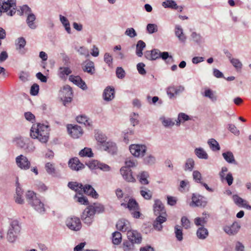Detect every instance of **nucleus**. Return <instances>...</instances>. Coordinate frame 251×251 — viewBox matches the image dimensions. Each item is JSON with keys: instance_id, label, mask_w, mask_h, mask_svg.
Wrapping results in <instances>:
<instances>
[{"instance_id": "1", "label": "nucleus", "mask_w": 251, "mask_h": 251, "mask_svg": "<svg viewBox=\"0 0 251 251\" xmlns=\"http://www.w3.org/2000/svg\"><path fill=\"white\" fill-rule=\"evenodd\" d=\"M50 128L47 125L38 124L33 125L30 130V136L37 139L42 143H46L49 139Z\"/></svg>"}, {"instance_id": "2", "label": "nucleus", "mask_w": 251, "mask_h": 251, "mask_svg": "<svg viewBox=\"0 0 251 251\" xmlns=\"http://www.w3.org/2000/svg\"><path fill=\"white\" fill-rule=\"evenodd\" d=\"M26 200L28 203L32 206L35 210L40 213L45 211L44 204L37 198L35 193L31 191H28L26 194Z\"/></svg>"}, {"instance_id": "3", "label": "nucleus", "mask_w": 251, "mask_h": 251, "mask_svg": "<svg viewBox=\"0 0 251 251\" xmlns=\"http://www.w3.org/2000/svg\"><path fill=\"white\" fill-rule=\"evenodd\" d=\"M21 227L19 222L17 220L11 222L7 232V239L11 243L14 242L21 231Z\"/></svg>"}, {"instance_id": "4", "label": "nucleus", "mask_w": 251, "mask_h": 251, "mask_svg": "<svg viewBox=\"0 0 251 251\" xmlns=\"http://www.w3.org/2000/svg\"><path fill=\"white\" fill-rule=\"evenodd\" d=\"M0 6L8 16H12L16 12V0H0Z\"/></svg>"}, {"instance_id": "5", "label": "nucleus", "mask_w": 251, "mask_h": 251, "mask_svg": "<svg viewBox=\"0 0 251 251\" xmlns=\"http://www.w3.org/2000/svg\"><path fill=\"white\" fill-rule=\"evenodd\" d=\"M129 150L134 156L143 157L147 151V147L144 145L132 144L129 146Z\"/></svg>"}, {"instance_id": "6", "label": "nucleus", "mask_w": 251, "mask_h": 251, "mask_svg": "<svg viewBox=\"0 0 251 251\" xmlns=\"http://www.w3.org/2000/svg\"><path fill=\"white\" fill-rule=\"evenodd\" d=\"M66 224L67 227L72 230L78 231L81 228L80 219L76 217L68 218L66 221Z\"/></svg>"}, {"instance_id": "7", "label": "nucleus", "mask_w": 251, "mask_h": 251, "mask_svg": "<svg viewBox=\"0 0 251 251\" xmlns=\"http://www.w3.org/2000/svg\"><path fill=\"white\" fill-rule=\"evenodd\" d=\"M16 163L19 168L25 170H28L30 166V161L23 155H19L16 158Z\"/></svg>"}, {"instance_id": "8", "label": "nucleus", "mask_w": 251, "mask_h": 251, "mask_svg": "<svg viewBox=\"0 0 251 251\" xmlns=\"http://www.w3.org/2000/svg\"><path fill=\"white\" fill-rule=\"evenodd\" d=\"M67 129L69 134L73 138H78L82 134V129L77 125H69L67 126Z\"/></svg>"}, {"instance_id": "9", "label": "nucleus", "mask_w": 251, "mask_h": 251, "mask_svg": "<svg viewBox=\"0 0 251 251\" xmlns=\"http://www.w3.org/2000/svg\"><path fill=\"white\" fill-rule=\"evenodd\" d=\"M154 214L166 217V210L162 202L159 200H155L153 206Z\"/></svg>"}, {"instance_id": "10", "label": "nucleus", "mask_w": 251, "mask_h": 251, "mask_svg": "<svg viewBox=\"0 0 251 251\" xmlns=\"http://www.w3.org/2000/svg\"><path fill=\"white\" fill-rule=\"evenodd\" d=\"M241 228L240 225L237 222H234L230 226H226L223 227L224 231L229 235L236 234Z\"/></svg>"}, {"instance_id": "11", "label": "nucleus", "mask_w": 251, "mask_h": 251, "mask_svg": "<svg viewBox=\"0 0 251 251\" xmlns=\"http://www.w3.org/2000/svg\"><path fill=\"white\" fill-rule=\"evenodd\" d=\"M61 93L64 95V99L63 100V104L66 105L67 103L71 101L73 97V91L72 88L68 85L63 87Z\"/></svg>"}, {"instance_id": "12", "label": "nucleus", "mask_w": 251, "mask_h": 251, "mask_svg": "<svg viewBox=\"0 0 251 251\" xmlns=\"http://www.w3.org/2000/svg\"><path fill=\"white\" fill-rule=\"evenodd\" d=\"M128 239L133 243L139 244L142 241V236L139 232L136 230H130L127 232Z\"/></svg>"}, {"instance_id": "13", "label": "nucleus", "mask_w": 251, "mask_h": 251, "mask_svg": "<svg viewBox=\"0 0 251 251\" xmlns=\"http://www.w3.org/2000/svg\"><path fill=\"white\" fill-rule=\"evenodd\" d=\"M120 173L124 179L126 181L130 182L135 181V179L132 175L131 169H126V167H122L120 169Z\"/></svg>"}, {"instance_id": "14", "label": "nucleus", "mask_w": 251, "mask_h": 251, "mask_svg": "<svg viewBox=\"0 0 251 251\" xmlns=\"http://www.w3.org/2000/svg\"><path fill=\"white\" fill-rule=\"evenodd\" d=\"M94 216L93 212H90L89 210L86 208L82 213L81 219L84 224L90 226L93 222Z\"/></svg>"}, {"instance_id": "15", "label": "nucleus", "mask_w": 251, "mask_h": 251, "mask_svg": "<svg viewBox=\"0 0 251 251\" xmlns=\"http://www.w3.org/2000/svg\"><path fill=\"white\" fill-rule=\"evenodd\" d=\"M184 90V88L182 86H170L167 88V93L170 98L172 99L182 92Z\"/></svg>"}, {"instance_id": "16", "label": "nucleus", "mask_w": 251, "mask_h": 251, "mask_svg": "<svg viewBox=\"0 0 251 251\" xmlns=\"http://www.w3.org/2000/svg\"><path fill=\"white\" fill-rule=\"evenodd\" d=\"M68 165L73 170L77 171L84 168V165L80 162L77 157L70 159Z\"/></svg>"}, {"instance_id": "17", "label": "nucleus", "mask_w": 251, "mask_h": 251, "mask_svg": "<svg viewBox=\"0 0 251 251\" xmlns=\"http://www.w3.org/2000/svg\"><path fill=\"white\" fill-rule=\"evenodd\" d=\"M204 197L193 194L192 198V206L204 207L206 205V201H204Z\"/></svg>"}, {"instance_id": "18", "label": "nucleus", "mask_w": 251, "mask_h": 251, "mask_svg": "<svg viewBox=\"0 0 251 251\" xmlns=\"http://www.w3.org/2000/svg\"><path fill=\"white\" fill-rule=\"evenodd\" d=\"M232 199L235 203L238 206L242 207L249 210H251V206L247 203V201L239 197L238 195H233Z\"/></svg>"}, {"instance_id": "19", "label": "nucleus", "mask_w": 251, "mask_h": 251, "mask_svg": "<svg viewBox=\"0 0 251 251\" xmlns=\"http://www.w3.org/2000/svg\"><path fill=\"white\" fill-rule=\"evenodd\" d=\"M117 229L122 232H127L130 230V224L127 220L125 219H121L118 221L116 224Z\"/></svg>"}, {"instance_id": "20", "label": "nucleus", "mask_w": 251, "mask_h": 251, "mask_svg": "<svg viewBox=\"0 0 251 251\" xmlns=\"http://www.w3.org/2000/svg\"><path fill=\"white\" fill-rule=\"evenodd\" d=\"M160 51L157 49L147 50L144 53L145 57L150 60H154L160 58Z\"/></svg>"}, {"instance_id": "21", "label": "nucleus", "mask_w": 251, "mask_h": 251, "mask_svg": "<svg viewBox=\"0 0 251 251\" xmlns=\"http://www.w3.org/2000/svg\"><path fill=\"white\" fill-rule=\"evenodd\" d=\"M82 70L84 72H87L90 75L95 73V69L93 62L88 60L85 61L82 64Z\"/></svg>"}, {"instance_id": "22", "label": "nucleus", "mask_w": 251, "mask_h": 251, "mask_svg": "<svg viewBox=\"0 0 251 251\" xmlns=\"http://www.w3.org/2000/svg\"><path fill=\"white\" fill-rule=\"evenodd\" d=\"M114 89L110 86L107 87L103 93V98L105 101H110L114 98Z\"/></svg>"}, {"instance_id": "23", "label": "nucleus", "mask_w": 251, "mask_h": 251, "mask_svg": "<svg viewBox=\"0 0 251 251\" xmlns=\"http://www.w3.org/2000/svg\"><path fill=\"white\" fill-rule=\"evenodd\" d=\"M102 148L103 150L108 151L112 154H114L117 151V147L115 143L110 141L103 144Z\"/></svg>"}, {"instance_id": "24", "label": "nucleus", "mask_w": 251, "mask_h": 251, "mask_svg": "<svg viewBox=\"0 0 251 251\" xmlns=\"http://www.w3.org/2000/svg\"><path fill=\"white\" fill-rule=\"evenodd\" d=\"M81 193H84L87 195L91 196L95 199L98 197V194L95 189L90 185H85L84 186L82 185Z\"/></svg>"}, {"instance_id": "25", "label": "nucleus", "mask_w": 251, "mask_h": 251, "mask_svg": "<svg viewBox=\"0 0 251 251\" xmlns=\"http://www.w3.org/2000/svg\"><path fill=\"white\" fill-rule=\"evenodd\" d=\"M166 221V217L163 215H159L156 218L153 222V226L154 228L158 231L162 229V224Z\"/></svg>"}, {"instance_id": "26", "label": "nucleus", "mask_w": 251, "mask_h": 251, "mask_svg": "<svg viewBox=\"0 0 251 251\" xmlns=\"http://www.w3.org/2000/svg\"><path fill=\"white\" fill-rule=\"evenodd\" d=\"M26 44V41L24 38L20 37L18 38L16 42V49L20 54H24L25 53L24 47Z\"/></svg>"}, {"instance_id": "27", "label": "nucleus", "mask_w": 251, "mask_h": 251, "mask_svg": "<svg viewBox=\"0 0 251 251\" xmlns=\"http://www.w3.org/2000/svg\"><path fill=\"white\" fill-rule=\"evenodd\" d=\"M17 188L16 195L15 196V200L16 203L20 204H22L24 202V200L23 198V192L20 187V184L17 182Z\"/></svg>"}, {"instance_id": "28", "label": "nucleus", "mask_w": 251, "mask_h": 251, "mask_svg": "<svg viewBox=\"0 0 251 251\" xmlns=\"http://www.w3.org/2000/svg\"><path fill=\"white\" fill-rule=\"evenodd\" d=\"M86 208L89 210L90 212L92 211L93 216L96 213H100L104 211L103 206L100 203H94L93 205H89Z\"/></svg>"}, {"instance_id": "29", "label": "nucleus", "mask_w": 251, "mask_h": 251, "mask_svg": "<svg viewBox=\"0 0 251 251\" xmlns=\"http://www.w3.org/2000/svg\"><path fill=\"white\" fill-rule=\"evenodd\" d=\"M203 97L209 98L212 101L215 102L217 100V96L215 91L210 89L205 88L203 93H202Z\"/></svg>"}, {"instance_id": "30", "label": "nucleus", "mask_w": 251, "mask_h": 251, "mask_svg": "<svg viewBox=\"0 0 251 251\" xmlns=\"http://www.w3.org/2000/svg\"><path fill=\"white\" fill-rule=\"evenodd\" d=\"M72 72L69 67H61L58 71V75L61 79H65L66 76L69 75Z\"/></svg>"}, {"instance_id": "31", "label": "nucleus", "mask_w": 251, "mask_h": 251, "mask_svg": "<svg viewBox=\"0 0 251 251\" xmlns=\"http://www.w3.org/2000/svg\"><path fill=\"white\" fill-rule=\"evenodd\" d=\"M35 20L36 16L33 13H30L27 16L26 20V24L28 27L32 29H35L37 26L35 23Z\"/></svg>"}, {"instance_id": "32", "label": "nucleus", "mask_w": 251, "mask_h": 251, "mask_svg": "<svg viewBox=\"0 0 251 251\" xmlns=\"http://www.w3.org/2000/svg\"><path fill=\"white\" fill-rule=\"evenodd\" d=\"M222 156L224 159L228 163L237 165V162L235 159L233 153L230 151H227L222 153Z\"/></svg>"}, {"instance_id": "33", "label": "nucleus", "mask_w": 251, "mask_h": 251, "mask_svg": "<svg viewBox=\"0 0 251 251\" xmlns=\"http://www.w3.org/2000/svg\"><path fill=\"white\" fill-rule=\"evenodd\" d=\"M175 34L180 42L182 43L185 42L186 37L183 34L182 28L179 25H176L175 27Z\"/></svg>"}, {"instance_id": "34", "label": "nucleus", "mask_w": 251, "mask_h": 251, "mask_svg": "<svg viewBox=\"0 0 251 251\" xmlns=\"http://www.w3.org/2000/svg\"><path fill=\"white\" fill-rule=\"evenodd\" d=\"M76 120L78 123L84 124L86 126H88L89 128H92V122L86 116H78L76 117Z\"/></svg>"}, {"instance_id": "35", "label": "nucleus", "mask_w": 251, "mask_h": 251, "mask_svg": "<svg viewBox=\"0 0 251 251\" xmlns=\"http://www.w3.org/2000/svg\"><path fill=\"white\" fill-rule=\"evenodd\" d=\"M194 152L196 156L200 159H207L208 155L202 148H197L195 149Z\"/></svg>"}, {"instance_id": "36", "label": "nucleus", "mask_w": 251, "mask_h": 251, "mask_svg": "<svg viewBox=\"0 0 251 251\" xmlns=\"http://www.w3.org/2000/svg\"><path fill=\"white\" fill-rule=\"evenodd\" d=\"M82 184L76 182H69L68 184V186L72 190H75L77 192L79 195L81 194L82 188Z\"/></svg>"}, {"instance_id": "37", "label": "nucleus", "mask_w": 251, "mask_h": 251, "mask_svg": "<svg viewBox=\"0 0 251 251\" xmlns=\"http://www.w3.org/2000/svg\"><path fill=\"white\" fill-rule=\"evenodd\" d=\"M146 47V44L142 40H139L137 42L136 49V54L139 57L143 55V50Z\"/></svg>"}, {"instance_id": "38", "label": "nucleus", "mask_w": 251, "mask_h": 251, "mask_svg": "<svg viewBox=\"0 0 251 251\" xmlns=\"http://www.w3.org/2000/svg\"><path fill=\"white\" fill-rule=\"evenodd\" d=\"M197 235L200 239H205L208 235L207 229L204 227L199 228L197 231Z\"/></svg>"}, {"instance_id": "39", "label": "nucleus", "mask_w": 251, "mask_h": 251, "mask_svg": "<svg viewBox=\"0 0 251 251\" xmlns=\"http://www.w3.org/2000/svg\"><path fill=\"white\" fill-rule=\"evenodd\" d=\"M59 18L61 23L63 25L67 33L70 34L71 33V29L68 20L67 18L61 15L59 16Z\"/></svg>"}, {"instance_id": "40", "label": "nucleus", "mask_w": 251, "mask_h": 251, "mask_svg": "<svg viewBox=\"0 0 251 251\" xmlns=\"http://www.w3.org/2000/svg\"><path fill=\"white\" fill-rule=\"evenodd\" d=\"M207 144L209 146L210 148L213 151H218L220 150V147L218 142L213 138L210 139L208 140Z\"/></svg>"}, {"instance_id": "41", "label": "nucleus", "mask_w": 251, "mask_h": 251, "mask_svg": "<svg viewBox=\"0 0 251 251\" xmlns=\"http://www.w3.org/2000/svg\"><path fill=\"white\" fill-rule=\"evenodd\" d=\"M162 5L164 8H170L174 9H177L178 8L176 3L173 0H167L163 1Z\"/></svg>"}, {"instance_id": "42", "label": "nucleus", "mask_w": 251, "mask_h": 251, "mask_svg": "<svg viewBox=\"0 0 251 251\" xmlns=\"http://www.w3.org/2000/svg\"><path fill=\"white\" fill-rule=\"evenodd\" d=\"M141 195L146 200H149L152 198V193L150 190L146 189L144 187H141L140 190Z\"/></svg>"}, {"instance_id": "43", "label": "nucleus", "mask_w": 251, "mask_h": 251, "mask_svg": "<svg viewBox=\"0 0 251 251\" xmlns=\"http://www.w3.org/2000/svg\"><path fill=\"white\" fill-rule=\"evenodd\" d=\"M195 166V161L193 159L189 158L187 159L184 165V170L185 171H192Z\"/></svg>"}, {"instance_id": "44", "label": "nucleus", "mask_w": 251, "mask_h": 251, "mask_svg": "<svg viewBox=\"0 0 251 251\" xmlns=\"http://www.w3.org/2000/svg\"><path fill=\"white\" fill-rule=\"evenodd\" d=\"M138 176L139 178V181L141 184L144 185L149 184L148 178L149 176V175L147 172L143 171L141 172Z\"/></svg>"}, {"instance_id": "45", "label": "nucleus", "mask_w": 251, "mask_h": 251, "mask_svg": "<svg viewBox=\"0 0 251 251\" xmlns=\"http://www.w3.org/2000/svg\"><path fill=\"white\" fill-rule=\"evenodd\" d=\"M95 137L96 140L102 146L106 142V136L101 132L98 131L95 133Z\"/></svg>"}, {"instance_id": "46", "label": "nucleus", "mask_w": 251, "mask_h": 251, "mask_svg": "<svg viewBox=\"0 0 251 251\" xmlns=\"http://www.w3.org/2000/svg\"><path fill=\"white\" fill-rule=\"evenodd\" d=\"M127 207L130 211L132 210H137L139 209L138 203L135 200L132 199L129 200L127 203Z\"/></svg>"}, {"instance_id": "47", "label": "nucleus", "mask_w": 251, "mask_h": 251, "mask_svg": "<svg viewBox=\"0 0 251 251\" xmlns=\"http://www.w3.org/2000/svg\"><path fill=\"white\" fill-rule=\"evenodd\" d=\"M137 165V160L133 157H129L127 158L125 161V166H124L123 167H126V169H130L131 168L135 167Z\"/></svg>"}, {"instance_id": "48", "label": "nucleus", "mask_w": 251, "mask_h": 251, "mask_svg": "<svg viewBox=\"0 0 251 251\" xmlns=\"http://www.w3.org/2000/svg\"><path fill=\"white\" fill-rule=\"evenodd\" d=\"M27 139H24L21 137H16L14 138L13 142L15 143L16 145L18 147L24 149L25 147V145Z\"/></svg>"}, {"instance_id": "49", "label": "nucleus", "mask_w": 251, "mask_h": 251, "mask_svg": "<svg viewBox=\"0 0 251 251\" xmlns=\"http://www.w3.org/2000/svg\"><path fill=\"white\" fill-rule=\"evenodd\" d=\"M17 11L19 15H23L24 13L28 15L29 14L32 13L31 8L26 4L20 6V9Z\"/></svg>"}, {"instance_id": "50", "label": "nucleus", "mask_w": 251, "mask_h": 251, "mask_svg": "<svg viewBox=\"0 0 251 251\" xmlns=\"http://www.w3.org/2000/svg\"><path fill=\"white\" fill-rule=\"evenodd\" d=\"M74 198L76 199V201L80 203V204L87 205L89 204V201L88 199L82 195V193L81 192V194H77L75 196Z\"/></svg>"}, {"instance_id": "51", "label": "nucleus", "mask_w": 251, "mask_h": 251, "mask_svg": "<svg viewBox=\"0 0 251 251\" xmlns=\"http://www.w3.org/2000/svg\"><path fill=\"white\" fill-rule=\"evenodd\" d=\"M175 233L177 240L181 241L183 240L182 228L181 226L176 225L175 226Z\"/></svg>"}, {"instance_id": "52", "label": "nucleus", "mask_w": 251, "mask_h": 251, "mask_svg": "<svg viewBox=\"0 0 251 251\" xmlns=\"http://www.w3.org/2000/svg\"><path fill=\"white\" fill-rule=\"evenodd\" d=\"M191 37L194 42L198 45L202 43L203 39L200 34L197 33L196 32H193L191 35Z\"/></svg>"}, {"instance_id": "53", "label": "nucleus", "mask_w": 251, "mask_h": 251, "mask_svg": "<svg viewBox=\"0 0 251 251\" xmlns=\"http://www.w3.org/2000/svg\"><path fill=\"white\" fill-rule=\"evenodd\" d=\"M122 241L121 233L118 231H115L112 234V242L115 245L119 244Z\"/></svg>"}, {"instance_id": "54", "label": "nucleus", "mask_w": 251, "mask_h": 251, "mask_svg": "<svg viewBox=\"0 0 251 251\" xmlns=\"http://www.w3.org/2000/svg\"><path fill=\"white\" fill-rule=\"evenodd\" d=\"M79 155L81 157H91L93 156V153L90 148H85L79 151Z\"/></svg>"}, {"instance_id": "55", "label": "nucleus", "mask_w": 251, "mask_h": 251, "mask_svg": "<svg viewBox=\"0 0 251 251\" xmlns=\"http://www.w3.org/2000/svg\"><path fill=\"white\" fill-rule=\"evenodd\" d=\"M134 244L131 241H126L123 243V249L125 251H133L134 250Z\"/></svg>"}, {"instance_id": "56", "label": "nucleus", "mask_w": 251, "mask_h": 251, "mask_svg": "<svg viewBox=\"0 0 251 251\" xmlns=\"http://www.w3.org/2000/svg\"><path fill=\"white\" fill-rule=\"evenodd\" d=\"M35 148L33 145V143L31 142L29 140H26V142L25 145V147H24V150L26 152H33Z\"/></svg>"}, {"instance_id": "57", "label": "nucleus", "mask_w": 251, "mask_h": 251, "mask_svg": "<svg viewBox=\"0 0 251 251\" xmlns=\"http://www.w3.org/2000/svg\"><path fill=\"white\" fill-rule=\"evenodd\" d=\"M190 119L188 115L184 113H180L178 114L177 121H176V125L179 126L181 122H185Z\"/></svg>"}, {"instance_id": "58", "label": "nucleus", "mask_w": 251, "mask_h": 251, "mask_svg": "<svg viewBox=\"0 0 251 251\" xmlns=\"http://www.w3.org/2000/svg\"><path fill=\"white\" fill-rule=\"evenodd\" d=\"M155 162V158L151 154L148 155L144 158V163L145 164L151 165Z\"/></svg>"}, {"instance_id": "59", "label": "nucleus", "mask_w": 251, "mask_h": 251, "mask_svg": "<svg viewBox=\"0 0 251 251\" xmlns=\"http://www.w3.org/2000/svg\"><path fill=\"white\" fill-rule=\"evenodd\" d=\"M147 30L149 34H152L158 31V27L156 24H149L147 25Z\"/></svg>"}, {"instance_id": "60", "label": "nucleus", "mask_w": 251, "mask_h": 251, "mask_svg": "<svg viewBox=\"0 0 251 251\" xmlns=\"http://www.w3.org/2000/svg\"><path fill=\"white\" fill-rule=\"evenodd\" d=\"M230 62L237 70L242 69L243 65L239 59L233 58Z\"/></svg>"}, {"instance_id": "61", "label": "nucleus", "mask_w": 251, "mask_h": 251, "mask_svg": "<svg viewBox=\"0 0 251 251\" xmlns=\"http://www.w3.org/2000/svg\"><path fill=\"white\" fill-rule=\"evenodd\" d=\"M206 222L204 218L197 217L194 219V223L197 226H201V227H203Z\"/></svg>"}, {"instance_id": "62", "label": "nucleus", "mask_w": 251, "mask_h": 251, "mask_svg": "<svg viewBox=\"0 0 251 251\" xmlns=\"http://www.w3.org/2000/svg\"><path fill=\"white\" fill-rule=\"evenodd\" d=\"M193 179L198 183L201 182V179L202 178L201 173L198 171H194L193 172Z\"/></svg>"}, {"instance_id": "63", "label": "nucleus", "mask_w": 251, "mask_h": 251, "mask_svg": "<svg viewBox=\"0 0 251 251\" xmlns=\"http://www.w3.org/2000/svg\"><path fill=\"white\" fill-rule=\"evenodd\" d=\"M45 168L47 173L49 174H52L55 173V168L53 164L50 162L47 163Z\"/></svg>"}, {"instance_id": "64", "label": "nucleus", "mask_w": 251, "mask_h": 251, "mask_svg": "<svg viewBox=\"0 0 251 251\" xmlns=\"http://www.w3.org/2000/svg\"><path fill=\"white\" fill-rule=\"evenodd\" d=\"M181 222L182 226L185 229H188L190 227V222L187 217L185 216L182 217L181 219Z\"/></svg>"}]
</instances>
